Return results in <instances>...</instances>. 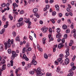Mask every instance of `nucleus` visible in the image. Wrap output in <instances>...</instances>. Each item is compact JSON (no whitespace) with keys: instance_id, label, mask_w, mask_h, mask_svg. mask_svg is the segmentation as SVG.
<instances>
[{"instance_id":"obj_25","label":"nucleus","mask_w":76,"mask_h":76,"mask_svg":"<svg viewBox=\"0 0 76 76\" xmlns=\"http://www.w3.org/2000/svg\"><path fill=\"white\" fill-rule=\"evenodd\" d=\"M61 69L60 68V67L58 66L57 68V70H56V72H60V70Z\"/></svg>"},{"instance_id":"obj_59","label":"nucleus","mask_w":76,"mask_h":76,"mask_svg":"<svg viewBox=\"0 0 76 76\" xmlns=\"http://www.w3.org/2000/svg\"><path fill=\"white\" fill-rule=\"evenodd\" d=\"M67 21L69 23H71V20H70L68 19L67 20Z\"/></svg>"},{"instance_id":"obj_42","label":"nucleus","mask_w":76,"mask_h":76,"mask_svg":"<svg viewBox=\"0 0 76 76\" xmlns=\"http://www.w3.org/2000/svg\"><path fill=\"white\" fill-rule=\"evenodd\" d=\"M1 6L2 7H4L6 6V4L5 3H3Z\"/></svg>"},{"instance_id":"obj_7","label":"nucleus","mask_w":76,"mask_h":76,"mask_svg":"<svg viewBox=\"0 0 76 76\" xmlns=\"http://www.w3.org/2000/svg\"><path fill=\"white\" fill-rule=\"evenodd\" d=\"M69 61L70 60L69 58H67L65 60V62L66 64H68L69 63Z\"/></svg>"},{"instance_id":"obj_51","label":"nucleus","mask_w":76,"mask_h":76,"mask_svg":"<svg viewBox=\"0 0 76 76\" xmlns=\"http://www.w3.org/2000/svg\"><path fill=\"white\" fill-rule=\"evenodd\" d=\"M27 50L28 51H31V50H32V49H31V48L30 47H28V48L27 49Z\"/></svg>"},{"instance_id":"obj_38","label":"nucleus","mask_w":76,"mask_h":76,"mask_svg":"<svg viewBox=\"0 0 76 76\" xmlns=\"http://www.w3.org/2000/svg\"><path fill=\"white\" fill-rule=\"evenodd\" d=\"M6 18H5V16L3 15L2 17V20L3 21H5L6 20Z\"/></svg>"},{"instance_id":"obj_20","label":"nucleus","mask_w":76,"mask_h":76,"mask_svg":"<svg viewBox=\"0 0 76 76\" xmlns=\"http://www.w3.org/2000/svg\"><path fill=\"white\" fill-rule=\"evenodd\" d=\"M62 28L64 29H66L67 28V26L66 25H64L63 26Z\"/></svg>"},{"instance_id":"obj_1","label":"nucleus","mask_w":76,"mask_h":76,"mask_svg":"<svg viewBox=\"0 0 76 76\" xmlns=\"http://www.w3.org/2000/svg\"><path fill=\"white\" fill-rule=\"evenodd\" d=\"M13 39H12V40H10V39H9L8 41H7V42L4 43V45L5 49L7 50L8 48H10L11 47V44H13Z\"/></svg>"},{"instance_id":"obj_62","label":"nucleus","mask_w":76,"mask_h":76,"mask_svg":"<svg viewBox=\"0 0 76 76\" xmlns=\"http://www.w3.org/2000/svg\"><path fill=\"white\" fill-rule=\"evenodd\" d=\"M29 46V43H26V48H28V46Z\"/></svg>"},{"instance_id":"obj_53","label":"nucleus","mask_w":76,"mask_h":76,"mask_svg":"<svg viewBox=\"0 0 76 76\" xmlns=\"http://www.w3.org/2000/svg\"><path fill=\"white\" fill-rule=\"evenodd\" d=\"M54 63L55 64H56V65H58V63L57 61H56Z\"/></svg>"},{"instance_id":"obj_9","label":"nucleus","mask_w":76,"mask_h":76,"mask_svg":"<svg viewBox=\"0 0 76 76\" xmlns=\"http://www.w3.org/2000/svg\"><path fill=\"white\" fill-rule=\"evenodd\" d=\"M6 64H4L2 66V69H1V71H3V70H5L6 69Z\"/></svg>"},{"instance_id":"obj_31","label":"nucleus","mask_w":76,"mask_h":76,"mask_svg":"<svg viewBox=\"0 0 76 76\" xmlns=\"http://www.w3.org/2000/svg\"><path fill=\"white\" fill-rule=\"evenodd\" d=\"M61 60H62V58H59L57 59L58 61L59 62H60V61H61Z\"/></svg>"},{"instance_id":"obj_45","label":"nucleus","mask_w":76,"mask_h":76,"mask_svg":"<svg viewBox=\"0 0 76 76\" xmlns=\"http://www.w3.org/2000/svg\"><path fill=\"white\" fill-rule=\"evenodd\" d=\"M58 15L59 16V17H60V18L62 17V16H63V15L61 13H59L58 14Z\"/></svg>"},{"instance_id":"obj_33","label":"nucleus","mask_w":76,"mask_h":76,"mask_svg":"<svg viewBox=\"0 0 76 76\" xmlns=\"http://www.w3.org/2000/svg\"><path fill=\"white\" fill-rule=\"evenodd\" d=\"M49 31L50 32V34H52V29H51L50 28H49Z\"/></svg>"},{"instance_id":"obj_58","label":"nucleus","mask_w":76,"mask_h":76,"mask_svg":"<svg viewBox=\"0 0 76 76\" xmlns=\"http://www.w3.org/2000/svg\"><path fill=\"white\" fill-rule=\"evenodd\" d=\"M62 42L63 43H64L65 41H64V39H63L61 40Z\"/></svg>"},{"instance_id":"obj_19","label":"nucleus","mask_w":76,"mask_h":76,"mask_svg":"<svg viewBox=\"0 0 76 76\" xmlns=\"http://www.w3.org/2000/svg\"><path fill=\"white\" fill-rule=\"evenodd\" d=\"M24 21L25 22H26L27 23H28L29 24V22H31L30 21V19H27L26 20H24Z\"/></svg>"},{"instance_id":"obj_55","label":"nucleus","mask_w":76,"mask_h":76,"mask_svg":"<svg viewBox=\"0 0 76 76\" xmlns=\"http://www.w3.org/2000/svg\"><path fill=\"white\" fill-rule=\"evenodd\" d=\"M54 2V0H50L49 3H53Z\"/></svg>"},{"instance_id":"obj_54","label":"nucleus","mask_w":76,"mask_h":76,"mask_svg":"<svg viewBox=\"0 0 76 76\" xmlns=\"http://www.w3.org/2000/svg\"><path fill=\"white\" fill-rule=\"evenodd\" d=\"M75 58H76V56H74L72 59V61H75Z\"/></svg>"},{"instance_id":"obj_5","label":"nucleus","mask_w":76,"mask_h":76,"mask_svg":"<svg viewBox=\"0 0 76 76\" xmlns=\"http://www.w3.org/2000/svg\"><path fill=\"white\" fill-rule=\"evenodd\" d=\"M63 47H64V44L62 43H61L58 45V48H59V49H61V48H62Z\"/></svg>"},{"instance_id":"obj_61","label":"nucleus","mask_w":76,"mask_h":76,"mask_svg":"<svg viewBox=\"0 0 76 76\" xmlns=\"http://www.w3.org/2000/svg\"><path fill=\"white\" fill-rule=\"evenodd\" d=\"M23 10L20 11V14H23Z\"/></svg>"},{"instance_id":"obj_41","label":"nucleus","mask_w":76,"mask_h":76,"mask_svg":"<svg viewBox=\"0 0 76 76\" xmlns=\"http://www.w3.org/2000/svg\"><path fill=\"white\" fill-rule=\"evenodd\" d=\"M31 65H34V64H31V63L30 64H28V68H31Z\"/></svg>"},{"instance_id":"obj_56","label":"nucleus","mask_w":76,"mask_h":76,"mask_svg":"<svg viewBox=\"0 0 76 76\" xmlns=\"http://www.w3.org/2000/svg\"><path fill=\"white\" fill-rule=\"evenodd\" d=\"M62 63H63L62 64V65H64V61L62 60V61H61V62L60 63V64H62Z\"/></svg>"},{"instance_id":"obj_28","label":"nucleus","mask_w":76,"mask_h":76,"mask_svg":"<svg viewBox=\"0 0 76 76\" xmlns=\"http://www.w3.org/2000/svg\"><path fill=\"white\" fill-rule=\"evenodd\" d=\"M76 69V66H74L72 67L71 69V71H72V70H75Z\"/></svg>"},{"instance_id":"obj_23","label":"nucleus","mask_w":76,"mask_h":76,"mask_svg":"<svg viewBox=\"0 0 76 76\" xmlns=\"http://www.w3.org/2000/svg\"><path fill=\"white\" fill-rule=\"evenodd\" d=\"M3 49V45L2 44H0V51Z\"/></svg>"},{"instance_id":"obj_50","label":"nucleus","mask_w":76,"mask_h":76,"mask_svg":"<svg viewBox=\"0 0 76 76\" xmlns=\"http://www.w3.org/2000/svg\"><path fill=\"white\" fill-rule=\"evenodd\" d=\"M24 1L25 3L24 4V6H26V5L28 4L27 2H26V1L25 0H24Z\"/></svg>"},{"instance_id":"obj_60","label":"nucleus","mask_w":76,"mask_h":76,"mask_svg":"<svg viewBox=\"0 0 76 76\" xmlns=\"http://www.w3.org/2000/svg\"><path fill=\"white\" fill-rule=\"evenodd\" d=\"M67 0H63V3H66Z\"/></svg>"},{"instance_id":"obj_35","label":"nucleus","mask_w":76,"mask_h":76,"mask_svg":"<svg viewBox=\"0 0 76 76\" xmlns=\"http://www.w3.org/2000/svg\"><path fill=\"white\" fill-rule=\"evenodd\" d=\"M12 35H13V37H15L16 35V33L15 32L13 31L12 32Z\"/></svg>"},{"instance_id":"obj_17","label":"nucleus","mask_w":76,"mask_h":76,"mask_svg":"<svg viewBox=\"0 0 76 76\" xmlns=\"http://www.w3.org/2000/svg\"><path fill=\"white\" fill-rule=\"evenodd\" d=\"M37 76H42L43 75V73H42L40 72H39L38 73H37L36 74Z\"/></svg>"},{"instance_id":"obj_32","label":"nucleus","mask_w":76,"mask_h":76,"mask_svg":"<svg viewBox=\"0 0 76 76\" xmlns=\"http://www.w3.org/2000/svg\"><path fill=\"white\" fill-rule=\"evenodd\" d=\"M10 63H11V66H13V60H11Z\"/></svg>"},{"instance_id":"obj_36","label":"nucleus","mask_w":76,"mask_h":76,"mask_svg":"<svg viewBox=\"0 0 76 76\" xmlns=\"http://www.w3.org/2000/svg\"><path fill=\"white\" fill-rule=\"evenodd\" d=\"M7 51L8 54H11V53H12V50L10 49H9Z\"/></svg>"},{"instance_id":"obj_2","label":"nucleus","mask_w":76,"mask_h":76,"mask_svg":"<svg viewBox=\"0 0 76 76\" xmlns=\"http://www.w3.org/2000/svg\"><path fill=\"white\" fill-rule=\"evenodd\" d=\"M26 50V48H23V49L22 54H23V59H25L26 61H28L29 60V58H28L26 56V55L24 54L25 50Z\"/></svg>"},{"instance_id":"obj_21","label":"nucleus","mask_w":76,"mask_h":76,"mask_svg":"<svg viewBox=\"0 0 76 76\" xmlns=\"http://www.w3.org/2000/svg\"><path fill=\"white\" fill-rule=\"evenodd\" d=\"M45 40H46V38H44L42 39V43L43 44H45Z\"/></svg>"},{"instance_id":"obj_3","label":"nucleus","mask_w":76,"mask_h":76,"mask_svg":"<svg viewBox=\"0 0 76 76\" xmlns=\"http://www.w3.org/2000/svg\"><path fill=\"white\" fill-rule=\"evenodd\" d=\"M35 58H36L35 56H33V57L32 62L31 63V64H33V65H34V66H36V65L37 64V61H35Z\"/></svg>"},{"instance_id":"obj_24","label":"nucleus","mask_w":76,"mask_h":76,"mask_svg":"<svg viewBox=\"0 0 76 76\" xmlns=\"http://www.w3.org/2000/svg\"><path fill=\"white\" fill-rule=\"evenodd\" d=\"M15 40L16 41H20V39L19 38V36H17L15 39Z\"/></svg>"},{"instance_id":"obj_15","label":"nucleus","mask_w":76,"mask_h":76,"mask_svg":"<svg viewBox=\"0 0 76 76\" xmlns=\"http://www.w3.org/2000/svg\"><path fill=\"white\" fill-rule=\"evenodd\" d=\"M33 12H34V13H37V12H38V8H34L33 9Z\"/></svg>"},{"instance_id":"obj_30","label":"nucleus","mask_w":76,"mask_h":76,"mask_svg":"<svg viewBox=\"0 0 76 76\" xmlns=\"http://www.w3.org/2000/svg\"><path fill=\"white\" fill-rule=\"evenodd\" d=\"M60 28H58L57 29H56V32L57 33H59V32H60Z\"/></svg>"},{"instance_id":"obj_52","label":"nucleus","mask_w":76,"mask_h":76,"mask_svg":"<svg viewBox=\"0 0 76 76\" xmlns=\"http://www.w3.org/2000/svg\"><path fill=\"white\" fill-rule=\"evenodd\" d=\"M63 56H64L62 54H61L59 55V57L61 58H62V57H63Z\"/></svg>"},{"instance_id":"obj_13","label":"nucleus","mask_w":76,"mask_h":76,"mask_svg":"<svg viewBox=\"0 0 76 76\" xmlns=\"http://www.w3.org/2000/svg\"><path fill=\"white\" fill-rule=\"evenodd\" d=\"M5 28L2 29L0 32V34H3L5 32Z\"/></svg>"},{"instance_id":"obj_47","label":"nucleus","mask_w":76,"mask_h":76,"mask_svg":"<svg viewBox=\"0 0 76 76\" xmlns=\"http://www.w3.org/2000/svg\"><path fill=\"white\" fill-rule=\"evenodd\" d=\"M67 34H66L64 35V39H66V38H67Z\"/></svg>"},{"instance_id":"obj_34","label":"nucleus","mask_w":76,"mask_h":76,"mask_svg":"<svg viewBox=\"0 0 76 76\" xmlns=\"http://www.w3.org/2000/svg\"><path fill=\"white\" fill-rule=\"evenodd\" d=\"M44 57L45 58H46V59L48 58V56H47V55L46 54V53H45L44 55Z\"/></svg>"},{"instance_id":"obj_8","label":"nucleus","mask_w":76,"mask_h":76,"mask_svg":"<svg viewBox=\"0 0 76 76\" xmlns=\"http://www.w3.org/2000/svg\"><path fill=\"white\" fill-rule=\"evenodd\" d=\"M50 7V6L48 5H47L46 6V8H44V11H47V9H49V8Z\"/></svg>"},{"instance_id":"obj_11","label":"nucleus","mask_w":76,"mask_h":76,"mask_svg":"<svg viewBox=\"0 0 76 76\" xmlns=\"http://www.w3.org/2000/svg\"><path fill=\"white\" fill-rule=\"evenodd\" d=\"M41 72V69H40V68H38L37 70L36 73L37 74Z\"/></svg>"},{"instance_id":"obj_29","label":"nucleus","mask_w":76,"mask_h":76,"mask_svg":"<svg viewBox=\"0 0 76 76\" xmlns=\"http://www.w3.org/2000/svg\"><path fill=\"white\" fill-rule=\"evenodd\" d=\"M31 22H29V24L28 25V28L29 29L30 28H31Z\"/></svg>"},{"instance_id":"obj_14","label":"nucleus","mask_w":76,"mask_h":76,"mask_svg":"<svg viewBox=\"0 0 76 76\" xmlns=\"http://www.w3.org/2000/svg\"><path fill=\"white\" fill-rule=\"evenodd\" d=\"M61 37V33H58L57 35H56V37L57 38H60Z\"/></svg>"},{"instance_id":"obj_18","label":"nucleus","mask_w":76,"mask_h":76,"mask_svg":"<svg viewBox=\"0 0 76 76\" xmlns=\"http://www.w3.org/2000/svg\"><path fill=\"white\" fill-rule=\"evenodd\" d=\"M55 7L56 8V10H59V6L58 5H56L55 6Z\"/></svg>"},{"instance_id":"obj_43","label":"nucleus","mask_w":76,"mask_h":76,"mask_svg":"<svg viewBox=\"0 0 76 76\" xmlns=\"http://www.w3.org/2000/svg\"><path fill=\"white\" fill-rule=\"evenodd\" d=\"M50 21H51L53 23H55V21L54 20V19H52V20H50Z\"/></svg>"},{"instance_id":"obj_4","label":"nucleus","mask_w":76,"mask_h":76,"mask_svg":"<svg viewBox=\"0 0 76 76\" xmlns=\"http://www.w3.org/2000/svg\"><path fill=\"white\" fill-rule=\"evenodd\" d=\"M69 72H70V73L68 74V76H73V75L74 74V72H73V71H72L71 69H69Z\"/></svg>"},{"instance_id":"obj_44","label":"nucleus","mask_w":76,"mask_h":76,"mask_svg":"<svg viewBox=\"0 0 76 76\" xmlns=\"http://www.w3.org/2000/svg\"><path fill=\"white\" fill-rule=\"evenodd\" d=\"M17 27H18V28H19V27H20V26H21L20 25V23H17Z\"/></svg>"},{"instance_id":"obj_12","label":"nucleus","mask_w":76,"mask_h":76,"mask_svg":"<svg viewBox=\"0 0 76 76\" xmlns=\"http://www.w3.org/2000/svg\"><path fill=\"white\" fill-rule=\"evenodd\" d=\"M12 5L14 7L13 9H15V7H18V5L16 3H13L12 4Z\"/></svg>"},{"instance_id":"obj_10","label":"nucleus","mask_w":76,"mask_h":76,"mask_svg":"<svg viewBox=\"0 0 76 76\" xmlns=\"http://www.w3.org/2000/svg\"><path fill=\"white\" fill-rule=\"evenodd\" d=\"M37 48L38 49V50L42 52V49H41L40 47H39V45H37Z\"/></svg>"},{"instance_id":"obj_27","label":"nucleus","mask_w":76,"mask_h":76,"mask_svg":"<svg viewBox=\"0 0 76 76\" xmlns=\"http://www.w3.org/2000/svg\"><path fill=\"white\" fill-rule=\"evenodd\" d=\"M9 18H10V20H13V18L12 16V15L11 14L9 15Z\"/></svg>"},{"instance_id":"obj_26","label":"nucleus","mask_w":76,"mask_h":76,"mask_svg":"<svg viewBox=\"0 0 76 76\" xmlns=\"http://www.w3.org/2000/svg\"><path fill=\"white\" fill-rule=\"evenodd\" d=\"M6 61L4 59L2 61H1V63H0L1 64H4L5 63Z\"/></svg>"},{"instance_id":"obj_46","label":"nucleus","mask_w":76,"mask_h":76,"mask_svg":"<svg viewBox=\"0 0 76 76\" xmlns=\"http://www.w3.org/2000/svg\"><path fill=\"white\" fill-rule=\"evenodd\" d=\"M52 14L53 16H55L56 15V12L54 11L53 12Z\"/></svg>"},{"instance_id":"obj_49","label":"nucleus","mask_w":76,"mask_h":76,"mask_svg":"<svg viewBox=\"0 0 76 76\" xmlns=\"http://www.w3.org/2000/svg\"><path fill=\"white\" fill-rule=\"evenodd\" d=\"M30 73L31 75H34V72L33 71H31L30 72Z\"/></svg>"},{"instance_id":"obj_6","label":"nucleus","mask_w":76,"mask_h":76,"mask_svg":"<svg viewBox=\"0 0 76 76\" xmlns=\"http://www.w3.org/2000/svg\"><path fill=\"white\" fill-rule=\"evenodd\" d=\"M65 53L67 56H69L70 54L69 53V49H67L65 51Z\"/></svg>"},{"instance_id":"obj_64","label":"nucleus","mask_w":76,"mask_h":76,"mask_svg":"<svg viewBox=\"0 0 76 76\" xmlns=\"http://www.w3.org/2000/svg\"><path fill=\"white\" fill-rule=\"evenodd\" d=\"M73 36L75 37V38H76V33H75L74 35H73Z\"/></svg>"},{"instance_id":"obj_39","label":"nucleus","mask_w":76,"mask_h":76,"mask_svg":"<svg viewBox=\"0 0 76 76\" xmlns=\"http://www.w3.org/2000/svg\"><path fill=\"white\" fill-rule=\"evenodd\" d=\"M34 16H36L37 18H39V16L38 15V14L37 13L34 14Z\"/></svg>"},{"instance_id":"obj_57","label":"nucleus","mask_w":76,"mask_h":76,"mask_svg":"<svg viewBox=\"0 0 76 76\" xmlns=\"http://www.w3.org/2000/svg\"><path fill=\"white\" fill-rule=\"evenodd\" d=\"M16 54V52L15 51H12V55H13L14 56V54Z\"/></svg>"},{"instance_id":"obj_22","label":"nucleus","mask_w":76,"mask_h":76,"mask_svg":"<svg viewBox=\"0 0 76 76\" xmlns=\"http://www.w3.org/2000/svg\"><path fill=\"white\" fill-rule=\"evenodd\" d=\"M47 29H48V28L46 27L45 29H44V30H42V31L43 32V33H45V32H47Z\"/></svg>"},{"instance_id":"obj_16","label":"nucleus","mask_w":76,"mask_h":76,"mask_svg":"<svg viewBox=\"0 0 76 76\" xmlns=\"http://www.w3.org/2000/svg\"><path fill=\"white\" fill-rule=\"evenodd\" d=\"M8 23L9 22L8 21H7L6 22V25H4V28H7V26H8V25H9Z\"/></svg>"},{"instance_id":"obj_63","label":"nucleus","mask_w":76,"mask_h":76,"mask_svg":"<svg viewBox=\"0 0 76 76\" xmlns=\"http://www.w3.org/2000/svg\"><path fill=\"white\" fill-rule=\"evenodd\" d=\"M73 66H74V63H72L71 64V67H73Z\"/></svg>"},{"instance_id":"obj_48","label":"nucleus","mask_w":76,"mask_h":76,"mask_svg":"<svg viewBox=\"0 0 76 76\" xmlns=\"http://www.w3.org/2000/svg\"><path fill=\"white\" fill-rule=\"evenodd\" d=\"M20 23V25H21V26H22V25H23L24 24V22L22 21Z\"/></svg>"},{"instance_id":"obj_37","label":"nucleus","mask_w":76,"mask_h":76,"mask_svg":"<svg viewBox=\"0 0 76 76\" xmlns=\"http://www.w3.org/2000/svg\"><path fill=\"white\" fill-rule=\"evenodd\" d=\"M23 20V18H20L19 19V20H18V22H20L21 21Z\"/></svg>"},{"instance_id":"obj_40","label":"nucleus","mask_w":76,"mask_h":76,"mask_svg":"<svg viewBox=\"0 0 76 76\" xmlns=\"http://www.w3.org/2000/svg\"><path fill=\"white\" fill-rule=\"evenodd\" d=\"M11 58L12 60H13L15 59V56L14 55H12V56L11 57Z\"/></svg>"}]
</instances>
